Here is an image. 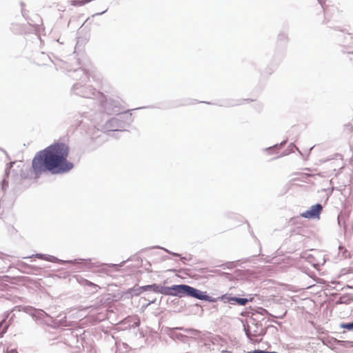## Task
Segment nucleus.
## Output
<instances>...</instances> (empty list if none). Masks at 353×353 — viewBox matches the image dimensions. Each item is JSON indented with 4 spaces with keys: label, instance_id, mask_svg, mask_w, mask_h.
<instances>
[{
    "label": "nucleus",
    "instance_id": "1",
    "mask_svg": "<svg viewBox=\"0 0 353 353\" xmlns=\"http://www.w3.org/2000/svg\"><path fill=\"white\" fill-rule=\"evenodd\" d=\"M69 146L62 142H56L36 154L32 161L30 174L35 179L42 174L64 173L71 170L74 165L68 160Z\"/></svg>",
    "mask_w": 353,
    "mask_h": 353
},
{
    "label": "nucleus",
    "instance_id": "10",
    "mask_svg": "<svg viewBox=\"0 0 353 353\" xmlns=\"http://www.w3.org/2000/svg\"><path fill=\"white\" fill-rule=\"evenodd\" d=\"M3 323H4V321H1L0 322V327H1Z\"/></svg>",
    "mask_w": 353,
    "mask_h": 353
},
{
    "label": "nucleus",
    "instance_id": "4",
    "mask_svg": "<svg viewBox=\"0 0 353 353\" xmlns=\"http://www.w3.org/2000/svg\"><path fill=\"white\" fill-rule=\"evenodd\" d=\"M220 299L224 303H229L230 304H235L236 300V297H232L229 294H224Z\"/></svg>",
    "mask_w": 353,
    "mask_h": 353
},
{
    "label": "nucleus",
    "instance_id": "2",
    "mask_svg": "<svg viewBox=\"0 0 353 353\" xmlns=\"http://www.w3.org/2000/svg\"><path fill=\"white\" fill-rule=\"evenodd\" d=\"M166 295L176 296L179 297L190 296L199 300H207V296L202 292L187 285H174L170 288H165L161 291Z\"/></svg>",
    "mask_w": 353,
    "mask_h": 353
},
{
    "label": "nucleus",
    "instance_id": "5",
    "mask_svg": "<svg viewBox=\"0 0 353 353\" xmlns=\"http://www.w3.org/2000/svg\"><path fill=\"white\" fill-rule=\"evenodd\" d=\"M248 301L249 300L247 299L236 297V303L240 305H245Z\"/></svg>",
    "mask_w": 353,
    "mask_h": 353
},
{
    "label": "nucleus",
    "instance_id": "8",
    "mask_svg": "<svg viewBox=\"0 0 353 353\" xmlns=\"http://www.w3.org/2000/svg\"><path fill=\"white\" fill-rule=\"evenodd\" d=\"M248 353H277L276 352H265L263 350H254L252 352H248Z\"/></svg>",
    "mask_w": 353,
    "mask_h": 353
},
{
    "label": "nucleus",
    "instance_id": "11",
    "mask_svg": "<svg viewBox=\"0 0 353 353\" xmlns=\"http://www.w3.org/2000/svg\"><path fill=\"white\" fill-rule=\"evenodd\" d=\"M5 330H6V327H3V330L1 331V333H3L5 332Z\"/></svg>",
    "mask_w": 353,
    "mask_h": 353
},
{
    "label": "nucleus",
    "instance_id": "3",
    "mask_svg": "<svg viewBox=\"0 0 353 353\" xmlns=\"http://www.w3.org/2000/svg\"><path fill=\"white\" fill-rule=\"evenodd\" d=\"M322 210V206L321 204H316L312 205L309 210L303 212L301 215L304 218L312 219L319 216Z\"/></svg>",
    "mask_w": 353,
    "mask_h": 353
},
{
    "label": "nucleus",
    "instance_id": "9",
    "mask_svg": "<svg viewBox=\"0 0 353 353\" xmlns=\"http://www.w3.org/2000/svg\"><path fill=\"white\" fill-rule=\"evenodd\" d=\"M7 353H18V351L15 348H11L10 347H7L6 350Z\"/></svg>",
    "mask_w": 353,
    "mask_h": 353
},
{
    "label": "nucleus",
    "instance_id": "7",
    "mask_svg": "<svg viewBox=\"0 0 353 353\" xmlns=\"http://www.w3.org/2000/svg\"><path fill=\"white\" fill-rule=\"evenodd\" d=\"M341 327L347 330H353V322L349 323H342Z\"/></svg>",
    "mask_w": 353,
    "mask_h": 353
},
{
    "label": "nucleus",
    "instance_id": "6",
    "mask_svg": "<svg viewBox=\"0 0 353 353\" xmlns=\"http://www.w3.org/2000/svg\"><path fill=\"white\" fill-rule=\"evenodd\" d=\"M307 177L306 175H302L301 177L300 178H294V179H292L290 181V187H292L294 185H296V183H295V181H303V178H305Z\"/></svg>",
    "mask_w": 353,
    "mask_h": 353
}]
</instances>
